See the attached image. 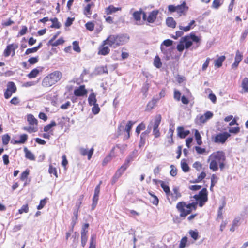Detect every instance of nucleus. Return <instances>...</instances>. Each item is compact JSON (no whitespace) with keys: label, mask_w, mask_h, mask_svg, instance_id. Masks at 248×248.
Here are the masks:
<instances>
[{"label":"nucleus","mask_w":248,"mask_h":248,"mask_svg":"<svg viewBox=\"0 0 248 248\" xmlns=\"http://www.w3.org/2000/svg\"><path fill=\"white\" fill-rule=\"evenodd\" d=\"M226 156L225 153L222 151H218L213 153L209 157L208 162L210 163L209 168L213 171H216L219 165L221 170H223L225 167V161Z\"/></svg>","instance_id":"f257e3e1"},{"label":"nucleus","mask_w":248,"mask_h":248,"mask_svg":"<svg viewBox=\"0 0 248 248\" xmlns=\"http://www.w3.org/2000/svg\"><path fill=\"white\" fill-rule=\"evenodd\" d=\"M129 40V36L126 34L110 35L104 41V44H108L110 46L116 48L125 44Z\"/></svg>","instance_id":"f03ea898"},{"label":"nucleus","mask_w":248,"mask_h":248,"mask_svg":"<svg viewBox=\"0 0 248 248\" xmlns=\"http://www.w3.org/2000/svg\"><path fill=\"white\" fill-rule=\"evenodd\" d=\"M62 77V74L59 71H55L45 77L42 81V86L49 87L60 81Z\"/></svg>","instance_id":"7ed1b4c3"},{"label":"nucleus","mask_w":248,"mask_h":248,"mask_svg":"<svg viewBox=\"0 0 248 248\" xmlns=\"http://www.w3.org/2000/svg\"><path fill=\"white\" fill-rule=\"evenodd\" d=\"M193 198L197 201H199V205L200 207L203 206L204 203L207 201V192L206 188H203L199 193L195 195Z\"/></svg>","instance_id":"20e7f679"},{"label":"nucleus","mask_w":248,"mask_h":248,"mask_svg":"<svg viewBox=\"0 0 248 248\" xmlns=\"http://www.w3.org/2000/svg\"><path fill=\"white\" fill-rule=\"evenodd\" d=\"M230 136V134L227 132L219 133L213 138V141L216 143L224 144Z\"/></svg>","instance_id":"39448f33"},{"label":"nucleus","mask_w":248,"mask_h":248,"mask_svg":"<svg viewBox=\"0 0 248 248\" xmlns=\"http://www.w3.org/2000/svg\"><path fill=\"white\" fill-rule=\"evenodd\" d=\"M176 208L180 212V216L182 217H186L191 213L190 209L186 208V202H179L176 205Z\"/></svg>","instance_id":"423d86ee"},{"label":"nucleus","mask_w":248,"mask_h":248,"mask_svg":"<svg viewBox=\"0 0 248 248\" xmlns=\"http://www.w3.org/2000/svg\"><path fill=\"white\" fill-rule=\"evenodd\" d=\"M16 91V87L13 82H9L7 84V89L4 92V97L6 99L9 98L13 93H15Z\"/></svg>","instance_id":"0eeeda50"},{"label":"nucleus","mask_w":248,"mask_h":248,"mask_svg":"<svg viewBox=\"0 0 248 248\" xmlns=\"http://www.w3.org/2000/svg\"><path fill=\"white\" fill-rule=\"evenodd\" d=\"M132 160V158H131L130 156L126 159L124 163L116 172L114 178H116V179H118L122 175L128 167L129 164Z\"/></svg>","instance_id":"6e6552de"},{"label":"nucleus","mask_w":248,"mask_h":248,"mask_svg":"<svg viewBox=\"0 0 248 248\" xmlns=\"http://www.w3.org/2000/svg\"><path fill=\"white\" fill-rule=\"evenodd\" d=\"M172 191L173 192L170 193V192L167 196V200L170 204H171L173 202L176 201L181 196V194L179 192L178 189L177 187L174 188Z\"/></svg>","instance_id":"1a4fd4ad"},{"label":"nucleus","mask_w":248,"mask_h":248,"mask_svg":"<svg viewBox=\"0 0 248 248\" xmlns=\"http://www.w3.org/2000/svg\"><path fill=\"white\" fill-rule=\"evenodd\" d=\"M18 47V46L16 44L13 43L8 45L6 49L4 50L3 55L5 57H8L11 54L12 56H13L15 54V50Z\"/></svg>","instance_id":"9d476101"},{"label":"nucleus","mask_w":248,"mask_h":248,"mask_svg":"<svg viewBox=\"0 0 248 248\" xmlns=\"http://www.w3.org/2000/svg\"><path fill=\"white\" fill-rule=\"evenodd\" d=\"M74 93L76 96H83L87 93V91L85 89L84 85H81L74 90Z\"/></svg>","instance_id":"9b49d317"},{"label":"nucleus","mask_w":248,"mask_h":248,"mask_svg":"<svg viewBox=\"0 0 248 248\" xmlns=\"http://www.w3.org/2000/svg\"><path fill=\"white\" fill-rule=\"evenodd\" d=\"M94 151V149L93 148H92L90 150H88L87 148H81L79 149L80 153L83 155V156H88V159L90 160L91 158L92 157V156L93 154Z\"/></svg>","instance_id":"f8f14e48"},{"label":"nucleus","mask_w":248,"mask_h":248,"mask_svg":"<svg viewBox=\"0 0 248 248\" xmlns=\"http://www.w3.org/2000/svg\"><path fill=\"white\" fill-rule=\"evenodd\" d=\"M135 122L132 121H129L127 122L124 128V131L126 132L127 134L124 136V139L127 140L130 138V132Z\"/></svg>","instance_id":"ddd939ff"},{"label":"nucleus","mask_w":248,"mask_h":248,"mask_svg":"<svg viewBox=\"0 0 248 248\" xmlns=\"http://www.w3.org/2000/svg\"><path fill=\"white\" fill-rule=\"evenodd\" d=\"M106 45L107 44H104L103 41V44L100 46L99 48L98 55H107L109 53L110 49L108 46H106Z\"/></svg>","instance_id":"4468645a"},{"label":"nucleus","mask_w":248,"mask_h":248,"mask_svg":"<svg viewBox=\"0 0 248 248\" xmlns=\"http://www.w3.org/2000/svg\"><path fill=\"white\" fill-rule=\"evenodd\" d=\"M158 11L157 10H154L150 13L147 18V21L150 23H154L156 19Z\"/></svg>","instance_id":"2eb2a0df"},{"label":"nucleus","mask_w":248,"mask_h":248,"mask_svg":"<svg viewBox=\"0 0 248 248\" xmlns=\"http://www.w3.org/2000/svg\"><path fill=\"white\" fill-rule=\"evenodd\" d=\"M187 10L188 7L186 6V4L185 1H184L181 4L176 6V12L179 14V15L184 14L185 12H186Z\"/></svg>","instance_id":"dca6fc26"},{"label":"nucleus","mask_w":248,"mask_h":248,"mask_svg":"<svg viewBox=\"0 0 248 248\" xmlns=\"http://www.w3.org/2000/svg\"><path fill=\"white\" fill-rule=\"evenodd\" d=\"M178 136L182 139L185 138L186 136L188 135L190 133L189 130H184L183 127L179 126L177 128Z\"/></svg>","instance_id":"f3484780"},{"label":"nucleus","mask_w":248,"mask_h":248,"mask_svg":"<svg viewBox=\"0 0 248 248\" xmlns=\"http://www.w3.org/2000/svg\"><path fill=\"white\" fill-rule=\"evenodd\" d=\"M242 59V55L239 52V50H237L236 53V56L235 57V61L234 63L232 65V69H234L237 68L239 62L241 61Z\"/></svg>","instance_id":"a211bd4d"},{"label":"nucleus","mask_w":248,"mask_h":248,"mask_svg":"<svg viewBox=\"0 0 248 248\" xmlns=\"http://www.w3.org/2000/svg\"><path fill=\"white\" fill-rule=\"evenodd\" d=\"M42 67H38L33 69L27 75V77L30 79L36 78L39 72L42 70Z\"/></svg>","instance_id":"6ab92c4d"},{"label":"nucleus","mask_w":248,"mask_h":248,"mask_svg":"<svg viewBox=\"0 0 248 248\" xmlns=\"http://www.w3.org/2000/svg\"><path fill=\"white\" fill-rule=\"evenodd\" d=\"M160 49H161L162 52L164 55V57H165V59L166 60H169L171 56V49H170V48L167 49L166 47H165L164 46H162V45H161Z\"/></svg>","instance_id":"aec40b11"},{"label":"nucleus","mask_w":248,"mask_h":248,"mask_svg":"<svg viewBox=\"0 0 248 248\" xmlns=\"http://www.w3.org/2000/svg\"><path fill=\"white\" fill-rule=\"evenodd\" d=\"M102 183V181H100L99 184L96 186L95 190L94 195L93 198V201L94 202V204H95V202H97L99 198V195L100 193V185Z\"/></svg>","instance_id":"412c9836"},{"label":"nucleus","mask_w":248,"mask_h":248,"mask_svg":"<svg viewBox=\"0 0 248 248\" xmlns=\"http://www.w3.org/2000/svg\"><path fill=\"white\" fill-rule=\"evenodd\" d=\"M181 43H183L186 49L189 48L192 45V41L189 36H186L181 39Z\"/></svg>","instance_id":"4be33fe9"},{"label":"nucleus","mask_w":248,"mask_h":248,"mask_svg":"<svg viewBox=\"0 0 248 248\" xmlns=\"http://www.w3.org/2000/svg\"><path fill=\"white\" fill-rule=\"evenodd\" d=\"M161 120V116L160 114L157 115L154 118V122L152 123L151 122L152 127L153 126V129L158 128V126L160 125Z\"/></svg>","instance_id":"5701e85b"},{"label":"nucleus","mask_w":248,"mask_h":248,"mask_svg":"<svg viewBox=\"0 0 248 248\" xmlns=\"http://www.w3.org/2000/svg\"><path fill=\"white\" fill-rule=\"evenodd\" d=\"M88 231L82 230L81 232V245L82 247H85L88 240L87 236Z\"/></svg>","instance_id":"b1692460"},{"label":"nucleus","mask_w":248,"mask_h":248,"mask_svg":"<svg viewBox=\"0 0 248 248\" xmlns=\"http://www.w3.org/2000/svg\"><path fill=\"white\" fill-rule=\"evenodd\" d=\"M159 100V98H153L152 100L149 102L147 104L146 108V110H151L152 108H153Z\"/></svg>","instance_id":"393cba45"},{"label":"nucleus","mask_w":248,"mask_h":248,"mask_svg":"<svg viewBox=\"0 0 248 248\" xmlns=\"http://www.w3.org/2000/svg\"><path fill=\"white\" fill-rule=\"evenodd\" d=\"M64 41L63 39V38H60L57 41L50 40L48 42V44L52 46H55L62 44L64 43Z\"/></svg>","instance_id":"a878e982"},{"label":"nucleus","mask_w":248,"mask_h":248,"mask_svg":"<svg viewBox=\"0 0 248 248\" xmlns=\"http://www.w3.org/2000/svg\"><path fill=\"white\" fill-rule=\"evenodd\" d=\"M167 25L170 28H174L176 27V23L171 17H168L166 20Z\"/></svg>","instance_id":"bb28decb"},{"label":"nucleus","mask_w":248,"mask_h":248,"mask_svg":"<svg viewBox=\"0 0 248 248\" xmlns=\"http://www.w3.org/2000/svg\"><path fill=\"white\" fill-rule=\"evenodd\" d=\"M88 100L90 106L96 105V95L94 93H92L90 94Z\"/></svg>","instance_id":"cd10ccee"},{"label":"nucleus","mask_w":248,"mask_h":248,"mask_svg":"<svg viewBox=\"0 0 248 248\" xmlns=\"http://www.w3.org/2000/svg\"><path fill=\"white\" fill-rule=\"evenodd\" d=\"M27 121L29 124L31 125H37V120L34 117L32 114L27 115Z\"/></svg>","instance_id":"c85d7f7f"},{"label":"nucleus","mask_w":248,"mask_h":248,"mask_svg":"<svg viewBox=\"0 0 248 248\" xmlns=\"http://www.w3.org/2000/svg\"><path fill=\"white\" fill-rule=\"evenodd\" d=\"M142 15V10L140 9V11H135L133 14V17L135 21L137 22L140 21L141 20V16Z\"/></svg>","instance_id":"c756f323"},{"label":"nucleus","mask_w":248,"mask_h":248,"mask_svg":"<svg viewBox=\"0 0 248 248\" xmlns=\"http://www.w3.org/2000/svg\"><path fill=\"white\" fill-rule=\"evenodd\" d=\"M225 60L224 56H220L215 61V66L217 68L220 67L222 65V62Z\"/></svg>","instance_id":"7c9ffc66"},{"label":"nucleus","mask_w":248,"mask_h":248,"mask_svg":"<svg viewBox=\"0 0 248 248\" xmlns=\"http://www.w3.org/2000/svg\"><path fill=\"white\" fill-rule=\"evenodd\" d=\"M50 20L52 22V24L50 26L51 28L59 29L61 27V24L58 21V19L56 17L51 18Z\"/></svg>","instance_id":"2f4dec72"},{"label":"nucleus","mask_w":248,"mask_h":248,"mask_svg":"<svg viewBox=\"0 0 248 248\" xmlns=\"http://www.w3.org/2000/svg\"><path fill=\"white\" fill-rule=\"evenodd\" d=\"M194 135L197 144L199 145H202V137L198 130H195Z\"/></svg>","instance_id":"473e14b6"},{"label":"nucleus","mask_w":248,"mask_h":248,"mask_svg":"<svg viewBox=\"0 0 248 248\" xmlns=\"http://www.w3.org/2000/svg\"><path fill=\"white\" fill-rule=\"evenodd\" d=\"M189 37H190L192 42H194L197 43L196 46L194 47V48L196 49L200 45V44L198 43L200 40V38L197 36H196L195 34H191Z\"/></svg>","instance_id":"72a5a7b5"},{"label":"nucleus","mask_w":248,"mask_h":248,"mask_svg":"<svg viewBox=\"0 0 248 248\" xmlns=\"http://www.w3.org/2000/svg\"><path fill=\"white\" fill-rule=\"evenodd\" d=\"M24 152L25 153V156L27 158L31 160H34L35 159L33 154L29 151L26 148L24 149Z\"/></svg>","instance_id":"f704fd0d"},{"label":"nucleus","mask_w":248,"mask_h":248,"mask_svg":"<svg viewBox=\"0 0 248 248\" xmlns=\"http://www.w3.org/2000/svg\"><path fill=\"white\" fill-rule=\"evenodd\" d=\"M149 194L151 196L150 198V201L153 204L155 205H157L158 204V198L153 194H152L151 192H149Z\"/></svg>","instance_id":"c9c22d12"},{"label":"nucleus","mask_w":248,"mask_h":248,"mask_svg":"<svg viewBox=\"0 0 248 248\" xmlns=\"http://www.w3.org/2000/svg\"><path fill=\"white\" fill-rule=\"evenodd\" d=\"M181 165L184 172H187L189 170V167L184 159L181 161Z\"/></svg>","instance_id":"e433bc0d"},{"label":"nucleus","mask_w":248,"mask_h":248,"mask_svg":"<svg viewBox=\"0 0 248 248\" xmlns=\"http://www.w3.org/2000/svg\"><path fill=\"white\" fill-rule=\"evenodd\" d=\"M242 87L245 92H248V78H245L242 82Z\"/></svg>","instance_id":"4c0bfd02"},{"label":"nucleus","mask_w":248,"mask_h":248,"mask_svg":"<svg viewBox=\"0 0 248 248\" xmlns=\"http://www.w3.org/2000/svg\"><path fill=\"white\" fill-rule=\"evenodd\" d=\"M115 149V148H113L111 152L110 155L106 156L103 160L102 162V165L106 166L111 160V155L112 154L113 152Z\"/></svg>","instance_id":"58836bf2"},{"label":"nucleus","mask_w":248,"mask_h":248,"mask_svg":"<svg viewBox=\"0 0 248 248\" xmlns=\"http://www.w3.org/2000/svg\"><path fill=\"white\" fill-rule=\"evenodd\" d=\"M154 64L157 68H159L162 66V63L160 59L158 56H156L154 59Z\"/></svg>","instance_id":"ea45409f"},{"label":"nucleus","mask_w":248,"mask_h":248,"mask_svg":"<svg viewBox=\"0 0 248 248\" xmlns=\"http://www.w3.org/2000/svg\"><path fill=\"white\" fill-rule=\"evenodd\" d=\"M151 129H152L151 124H149V125L148 126L147 129L141 134L140 137H144V138L146 139V138L148 136L149 134L150 133Z\"/></svg>","instance_id":"a19ab883"},{"label":"nucleus","mask_w":248,"mask_h":248,"mask_svg":"<svg viewBox=\"0 0 248 248\" xmlns=\"http://www.w3.org/2000/svg\"><path fill=\"white\" fill-rule=\"evenodd\" d=\"M189 233L190 236L194 240H197L198 239L199 234H198V232L197 231V230L193 231V230H191L189 231Z\"/></svg>","instance_id":"79ce46f5"},{"label":"nucleus","mask_w":248,"mask_h":248,"mask_svg":"<svg viewBox=\"0 0 248 248\" xmlns=\"http://www.w3.org/2000/svg\"><path fill=\"white\" fill-rule=\"evenodd\" d=\"M160 185H161V188L163 189L164 191L165 192L166 196H167L168 195V194L169 193V192H170V188H169V186L162 181L161 182Z\"/></svg>","instance_id":"37998d69"},{"label":"nucleus","mask_w":248,"mask_h":248,"mask_svg":"<svg viewBox=\"0 0 248 248\" xmlns=\"http://www.w3.org/2000/svg\"><path fill=\"white\" fill-rule=\"evenodd\" d=\"M28 136L26 134H23L20 136V140L18 141H15V143H24L27 140Z\"/></svg>","instance_id":"c03bdc74"},{"label":"nucleus","mask_w":248,"mask_h":248,"mask_svg":"<svg viewBox=\"0 0 248 248\" xmlns=\"http://www.w3.org/2000/svg\"><path fill=\"white\" fill-rule=\"evenodd\" d=\"M145 128V124L143 123H141L136 127V132L139 135L141 130H144Z\"/></svg>","instance_id":"a18cd8bd"},{"label":"nucleus","mask_w":248,"mask_h":248,"mask_svg":"<svg viewBox=\"0 0 248 248\" xmlns=\"http://www.w3.org/2000/svg\"><path fill=\"white\" fill-rule=\"evenodd\" d=\"M221 0H214L212 3V7L213 8L217 9L222 4Z\"/></svg>","instance_id":"49530a36"},{"label":"nucleus","mask_w":248,"mask_h":248,"mask_svg":"<svg viewBox=\"0 0 248 248\" xmlns=\"http://www.w3.org/2000/svg\"><path fill=\"white\" fill-rule=\"evenodd\" d=\"M73 50L77 52H80L81 49L79 46V44L78 41H75L73 42Z\"/></svg>","instance_id":"de8ad7c7"},{"label":"nucleus","mask_w":248,"mask_h":248,"mask_svg":"<svg viewBox=\"0 0 248 248\" xmlns=\"http://www.w3.org/2000/svg\"><path fill=\"white\" fill-rule=\"evenodd\" d=\"M118 10V8L114 7L113 6H110L106 9V13L107 14H111Z\"/></svg>","instance_id":"09e8293b"},{"label":"nucleus","mask_w":248,"mask_h":248,"mask_svg":"<svg viewBox=\"0 0 248 248\" xmlns=\"http://www.w3.org/2000/svg\"><path fill=\"white\" fill-rule=\"evenodd\" d=\"M10 140V137L8 134H5L2 136V140L4 145H7Z\"/></svg>","instance_id":"8fccbe9b"},{"label":"nucleus","mask_w":248,"mask_h":248,"mask_svg":"<svg viewBox=\"0 0 248 248\" xmlns=\"http://www.w3.org/2000/svg\"><path fill=\"white\" fill-rule=\"evenodd\" d=\"M91 4H88L84 8V14L87 16H88L89 15H91L92 14L91 11Z\"/></svg>","instance_id":"3c124183"},{"label":"nucleus","mask_w":248,"mask_h":248,"mask_svg":"<svg viewBox=\"0 0 248 248\" xmlns=\"http://www.w3.org/2000/svg\"><path fill=\"white\" fill-rule=\"evenodd\" d=\"M48 171L50 174H53L56 176V177H58L56 169L53 167L52 165H49Z\"/></svg>","instance_id":"603ef678"},{"label":"nucleus","mask_w":248,"mask_h":248,"mask_svg":"<svg viewBox=\"0 0 248 248\" xmlns=\"http://www.w3.org/2000/svg\"><path fill=\"white\" fill-rule=\"evenodd\" d=\"M29 170L27 169L24 172H23L20 176V179L22 181H24L28 176L29 174Z\"/></svg>","instance_id":"864d4df0"},{"label":"nucleus","mask_w":248,"mask_h":248,"mask_svg":"<svg viewBox=\"0 0 248 248\" xmlns=\"http://www.w3.org/2000/svg\"><path fill=\"white\" fill-rule=\"evenodd\" d=\"M187 241V239L186 237H183L179 244V248H184L186 246Z\"/></svg>","instance_id":"5fc2aeb1"},{"label":"nucleus","mask_w":248,"mask_h":248,"mask_svg":"<svg viewBox=\"0 0 248 248\" xmlns=\"http://www.w3.org/2000/svg\"><path fill=\"white\" fill-rule=\"evenodd\" d=\"M173 44V41L170 39H167L164 40L162 43L161 44V45L162 46H171Z\"/></svg>","instance_id":"6e6d98bb"},{"label":"nucleus","mask_w":248,"mask_h":248,"mask_svg":"<svg viewBox=\"0 0 248 248\" xmlns=\"http://www.w3.org/2000/svg\"><path fill=\"white\" fill-rule=\"evenodd\" d=\"M29 211V208L27 204L24 205L22 207L19 209L18 213L19 214H22L23 213H27Z\"/></svg>","instance_id":"4d7b16f0"},{"label":"nucleus","mask_w":248,"mask_h":248,"mask_svg":"<svg viewBox=\"0 0 248 248\" xmlns=\"http://www.w3.org/2000/svg\"><path fill=\"white\" fill-rule=\"evenodd\" d=\"M93 107L92 108V110L93 113L94 114H98L100 111V108L98 106V105L96 104V105H93Z\"/></svg>","instance_id":"13d9d810"},{"label":"nucleus","mask_w":248,"mask_h":248,"mask_svg":"<svg viewBox=\"0 0 248 248\" xmlns=\"http://www.w3.org/2000/svg\"><path fill=\"white\" fill-rule=\"evenodd\" d=\"M181 93L180 91L178 90H174V98L177 101H180Z\"/></svg>","instance_id":"bf43d9fd"},{"label":"nucleus","mask_w":248,"mask_h":248,"mask_svg":"<svg viewBox=\"0 0 248 248\" xmlns=\"http://www.w3.org/2000/svg\"><path fill=\"white\" fill-rule=\"evenodd\" d=\"M193 167L197 170L200 171L202 168V164L200 162L196 161L193 163Z\"/></svg>","instance_id":"052dcab7"},{"label":"nucleus","mask_w":248,"mask_h":248,"mask_svg":"<svg viewBox=\"0 0 248 248\" xmlns=\"http://www.w3.org/2000/svg\"><path fill=\"white\" fill-rule=\"evenodd\" d=\"M195 149L197 153L199 154H203L206 151V150L205 148H203L202 147H200L199 146H195Z\"/></svg>","instance_id":"680f3d73"},{"label":"nucleus","mask_w":248,"mask_h":248,"mask_svg":"<svg viewBox=\"0 0 248 248\" xmlns=\"http://www.w3.org/2000/svg\"><path fill=\"white\" fill-rule=\"evenodd\" d=\"M85 26H86V29L90 31H93L94 29V25L93 23L92 22H87L85 24Z\"/></svg>","instance_id":"e2e57ef3"},{"label":"nucleus","mask_w":248,"mask_h":248,"mask_svg":"<svg viewBox=\"0 0 248 248\" xmlns=\"http://www.w3.org/2000/svg\"><path fill=\"white\" fill-rule=\"evenodd\" d=\"M171 170L170 171V174L172 176H175L177 174V169L174 167V165H170Z\"/></svg>","instance_id":"0e129e2a"},{"label":"nucleus","mask_w":248,"mask_h":248,"mask_svg":"<svg viewBox=\"0 0 248 248\" xmlns=\"http://www.w3.org/2000/svg\"><path fill=\"white\" fill-rule=\"evenodd\" d=\"M185 48V45L183 43H181V39L180 40V43L177 46V49L178 51L182 52Z\"/></svg>","instance_id":"69168bd1"},{"label":"nucleus","mask_w":248,"mask_h":248,"mask_svg":"<svg viewBox=\"0 0 248 248\" xmlns=\"http://www.w3.org/2000/svg\"><path fill=\"white\" fill-rule=\"evenodd\" d=\"M37 51V47H33L31 48H28L25 54L26 55H29L31 53H34Z\"/></svg>","instance_id":"338daca9"},{"label":"nucleus","mask_w":248,"mask_h":248,"mask_svg":"<svg viewBox=\"0 0 248 248\" xmlns=\"http://www.w3.org/2000/svg\"><path fill=\"white\" fill-rule=\"evenodd\" d=\"M38 61V57H31L28 60V62L30 64H34Z\"/></svg>","instance_id":"774afa93"}]
</instances>
